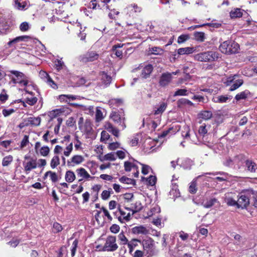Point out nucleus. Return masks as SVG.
I'll return each instance as SVG.
<instances>
[{
	"instance_id": "1",
	"label": "nucleus",
	"mask_w": 257,
	"mask_h": 257,
	"mask_svg": "<svg viewBox=\"0 0 257 257\" xmlns=\"http://www.w3.org/2000/svg\"><path fill=\"white\" fill-rule=\"evenodd\" d=\"M239 45L235 42L231 40L225 41L220 44L219 49L224 54H232L238 52Z\"/></svg>"
},
{
	"instance_id": "2",
	"label": "nucleus",
	"mask_w": 257,
	"mask_h": 257,
	"mask_svg": "<svg viewBox=\"0 0 257 257\" xmlns=\"http://www.w3.org/2000/svg\"><path fill=\"white\" fill-rule=\"evenodd\" d=\"M195 59L200 62H213L217 60L219 54L217 52L208 51L196 54Z\"/></svg>"
},
{
	"instance_id": "3",
	"label": "nucleus",
	"mask_w": 257,
	"mask_h": 257,
	"mask_svg": "<svg viewBox=\"0 0 257 257\" xmlns=\"http://www.w3.org/2000/svg\"><path fill=\"white\" fill-rule=\"evenodd\" d=\"M10 72L16 77L12 78V81L15 84L18 83L21 86H26L32 83L30 77L21 72L11 70Z\"/></svg>"
},
{
	"instance_id": "4",
	"label": "nucleus",
	"mask_w": 257,
	"mask_h": 257,
	"mask_svg": "<svg viewBox=\"0 0 257 257\" xmlns=\"http://www.w3.org/2000/svg\"><path fill=\"white\" fill-rule=\"evenodd\" d=\"M110 117L115 123L117 124L121 127L122 130L125 128V114L124 110L122 109L112 111L110 114Z\"/></svg>"
},
{
	"instance_id": "5",
	"label": "nucleus",
	"mask_w": 257,
	"mask_h": 257,
	"mask_svg": "<svg viewBox=\"0 0 257 257\" xmlns=\"http://www.w3.org/2000/svg\"><path fill=\"white\" fill-rule=\"evenodd\" d=\"M238 197L237 208L246 209L250 203L248 189L242 190Z\"/></svg>"
},
{
	"instance_id": "6",
	"label": "nucleus",
	"mask_w": 257,
	"mask_h": 257,
	"mask_svg": "<svg viewBox=\"0 0 257 257\" xmlns=\"http://www.w3.org/2000/svg\"><path fill=\"white\" fill-rule=\"evenodd\" d=\"M116 237L112 235H109L105 239V242L101 248L103 251L113 252L116 250L118 245L116 242Z\"/></svg>"
},
{
	"instance_id": "7",
	"label": "nucleus",
	"mask_w": 257,
	"mask_h": 257,
	"mask_svg": "<svg viewBox=\"0 0 257 257\" xmlns=\"http://www.w3.org/2000/svg\"><path fill=\"white\" fill-rule=\"evenodd\" d=\"M99 54L95 51H88L84 55L79 56L78 59L83 63L92 62L98 59Z\"/></svg>"
},
{
	"instance_id": "8",
	"label": "nucleus",
	"mask_w": 257,
	"mask_h": 257,
	"mask_svg": "<svg viewBox=\"0 0 257 257\" xmlns=\"http://www.w3.org/2000/svg\"><path fill=\"white\" fill-rule=\"evenodd\" d=\"M168 103L167 101H163L157 104L153 108L154 114L156 115H161L166 109Z\"/></svg>"
},
{
	"instance_id": "9",
	"label": "nucleus",
	"mask_w": 257,
	"mask_h": 257,
	"mask_svg": "<svg viewBox=\"0 0 257 257\" xmlns=\"http://www.w3.org/2000/svg\"><path fill=\"white\" fill-rule=\"evenodd\" d=\"M11 31L10 24L5 19H0V34L6 35Z\"/></svg>"
},
{
	"instance_id": "10",
	"label": "nucleus",
	"mask_w": 257,
	"mask_h": 257,
	"mask_svg": "<svg viewBox=\"0 0 257 257\" xmlns=\"http://www.w3.org/2000/svg\"><path fill=\"white\" fill-rule=\"evenodd\" d=\"M172 79V73L170 72L163 73L160 77L159 84L161 86H165L171 81Z\"/></svg>"
},
{
	"instance_id": "11",
	"label": "nucleus",
	"mask_w": 257,
	"mask_h": 257,
	"mask_svg": "<svg viewBox=\"0 0 257 257\" xmlns=\"http://www.w3.org/2000/svg\"><path fill=\"white\" fill-rule=\"evenodd\" d=\"M31 39V37L29 36H26V35L20 36L17 37L16 38L13 39L12 40H10L8 43L7 44H8V46L10 47L14 46L15 44H16L17 43H18L19 42H22V41L27 42Z\"/></svg>"
},
{
	"instance_id": "12",
	"label": "nucleus",
	"mask_w": 257,
	"mask_h": 257,
	"mask_svg": "<svg viewBox=\"0 0 257 257\" xmlns=\"http://www.w3.org/2000/svg\"><path fill=\"white\" fill-rule=\"evenodd\" d=\"M14 7L20 11L27 10L29 7L27 0H15Z\"/></svg>"
},
{
	"instance_id": "13",
	"label": "nucleus",
	"mask_w": 257,
	"mask_h": 257,
	"mask_svg": "<svg viewBox=\"0 0 257 257\" xmlns=\"http://www.w3.org/2000/svg\"><path fill=\"white\" fill-rule=\"evenodd\" d=\"M232 99V96L226 95H216L213 96L212 99L213 102L215 103H223L230 101Z\"/></svg>"
},
{
	"instance_id": "14",
	"label": "nucleus",
	"mask_w": 257,
	"mask_h": 257,
	"mask_svg": "<svg viewBox=\"0 0 257 257\" xmlns=\"http://www.w3.org/2000/svg\"><path fill=\"white\" fill-rule=\"evenodd\" d=\"M84 161V158L80 155H75L73 156L70 160L67 161V165L73 167L75 165L81 164Z\"/></svg>"
},
{
	"instance_id": "15",
	"label": "nucleus",
	"mask_w": 257,
	"mask_h": 257,
	"mask_svg": "<svg viewBox=\"0 0 257 257\" xmlns=\"http://www.w3.org/2000/svg\"><path fill=\"white\" fill-rule=\"evenodd\" d=\"M101 81L104 87H107L110 85L112 81L111 77L108 75L105 71H102L100 73Z\"/></svg>"
},
{
	"instance_id": "16",
	"label": "nucleus",
	"mask_w": 257,
	"mask_h": 257,
	"mask_svg": "<svg viewBox=\"0 0 257 257\" xmlns=\"http://www.w3.org/2000/svg\"><path fill=\"white\" fill-rule=\"evenodd\" d=\"M118 210L120 214L121 215V216H119L118 217V220L121 223H124L125 221H128L131 220V215H132L130 213L126 214V213L123 211L119 207H118Z\"/></svg>"
},
{
	"instance_id": "17",
	"label": "nucleus",
	"mask_w": 257,
	"mask_h": 257,
	"mask_svg": "<svg viewBox=\"0 0 257 257\" xmlns=\"http://www.w3.org/2000/svg\"><path fill=\"white\" fill-rule=\"evenodd\" d=\"M252 97L251 92L247 89H246L240 93H237L235 96V99L236 101L245 99L249 97Z\"/></svg>"
},
{
	"instance_id": "18",
	"label": "nucleus",
	"mask_w": 257,
	"mask_h": 257,
	"mask_svg": "<svg viewBox=\"0 0 257 257\" xmlns=\"http://www.w3.org/2000/svg\"><path fill=\"white\" fill-rule=\"evenodd\" d=\"M41 118L40 117H30L27 120H25V125L28 126L29 125L34 126H38L41 123Z\"/></svg>"
},
{
	"instance_id": "19",
	"label": "nucleus",
	"mask_w": 257,
	"mask_h": 257,
	"mask_svg": "<svg viewBox=\"0 0 257 257\" xmlns=\"http://www.w3.org/2000/svg\"><path fill=\"white\" fill-rule=\"evenodd\" d=\"M245 166L248 171L251 173L255 172L257 170V165L255 162L251 160L247 159L245 161Z\"/></svg>"
},
{
	"instance_id": "20",
	"label": "nucleus",
	"mask_w": 257,
	"mask_h": 257,
	"mask_svg": "<svg viewBox=\"0 0 257 257\" xmlns=\"http://www.w3.org/2000/svg\"><path fill=\"white\" fill-rule=\"evenodd\" d=\"M132 233L135 234H144L149 233V230L143 225L137 226L132 228Z\"/></svg>"
},
{
	"instance_id": "21",
	"label": "nucleus",
	"mask_w": 257,
	"mask_h": 257,
	"mask_svg": "<svg viewBox=\"0 0 257 257\" xmlns=\"http://www.w3.org/2000/svg\"><path fill=\"white\" fill-rule=\"evenodd\" d=\"M25 171L26 172H29L31 171L32 169H35L37 168V165L36 163V160L31 159V160L26 163H23Z\"/></svg>"
},
{
	"instance_id": "22",
	"label": "nucleus",
	"mask_w": 257,
	"mask_h": 257,
	"mask_svg": "<svg viewBox=\"0 0 257 257\" xmlns=\"http://www.w3.org/2000/svg\"><path fill=\"white\" fill-rule=\"evenodd\" d=\"M153 67L151 64H148L145 66L142 70L141 76L144 78L149 77L153 71Z\"/></svg>"
},
{
	"instance_id": "23",
	"label": "nucleus",
	"mask_w": 257,
	"mask_h": 257,
	"mask_svg": "<svg viewBox=\"0 0 257 257\" xmlns=\"http://www.w3.org/2000/svg\"><path fill=\"white\" fill-rule=\"evenodd\" d=\"M244 11L240 8H234L230 12V16L232 19L239 18L242 16Z\"/></svg>"
},
{
	"instance_id": "24",
	"label": "nucleus",
	"mask_w": 257,
	"mask_h": 257,
	"mask_svg": "<svg viewBox=\"0 0 257 257\" xmlns=\"http://www.w3.org/2000/svg\"><path fill=\"white\" fill-rule=\"evenodd\" d=\"M194 164V162L192 160L189 158H185L182 160L180 166L185 170H190Z\"/></svg>"
},
{
	"instance_id": "25",
	"label": "nucleus",
	"mask_w": 257,
	"mask_h": 257,
	"mask_svg": "<svg viewBox=\"0 0 257 257\" xmlns=\"http://www.w3.org/2000/svg\"><path fill=\"white\" fill-rule=\"evenodd\" d=\"M202 176H204V174L202 175H199L198 176L194 178L190 183L188 191L191 194H195L196 193L197 191V180Z\"/></svg>"
},
{
	"instance_id": "26",
	"label": "nucleus",
	"mask_w": 257,
	"mask_h": 257,
	"mask_svg": "<svg viewBox=\"0 0 257 257\" xmlns=\"http://www.w3.org/2000/svg\"><path fill=\"white\" fill-rule=\"evenodd\" d=\"M198 117L204 120H208L212 116V112L210 110H202L198 114Z\"/></svg>"
},
{
	"instance_id": "27",
	"label": "nucleus",
	"mask_w": 257,
	"mask_h": 257,
	"mask_svg": "<svg viewBox=\"0 0 257 257\" xmlns=\"http://www.w3.org/2000/svg\"><path fill=\"white\" fill-rule=\"evenodd\" d=\"M249 194L250 198L252 200V205L257 208V190H254L252 188H249Z\"/></svg>"
},
{
	"instance_id": "28",
	"label": "nucleus",
	"mask_w": 257,
	"mask_h": 257,
	"mask_svg": "<svg viewBox=\"0 0 257 257\" xmlns=\"http://www.w3.org/2000/svg\"><path fill=\"white\" fill-rule=\"evenodd\" d=\"M194 51V48L193 47L181 48L177 50V54L178 55L190 54L193 53Z\"/></svg>"
},
{
	"instance_id": "29",
	"label": "nucleus",
	"mask_w": 257,
	"mask_h": 257,
	"mask_svg": "<svg viewBox=\"0 0 257 257\" xmlns=\"http://www.w3.org/2000/svg\"><path fill=\"white\" fill-rule=\"evenodd\" d=\"M105 9L110 11L108 15L110 19L115 20V16H117L119 14L118 11H116L114 8H111V6L106 5Z\"/></svg>"
},
{
	"instance_id": "30",
	"label": "nucleus",
	"mask_w": 257,
	"mask_h": 257,
	"mask_svg": "<svg viewBox=\"0 0 257 257\" xmlns=\"http://www.w3.org/2000/svg\"><path fill=\"white\" fill-rule=\"evenodd\" d=\"M126 11H129L131 13H132V11H134V13H136L138 16L139 14H140L142 11V8L141 7L138 6L137 4H133L128 5L126 8Z\"/></svg>"
},
{
	"instance_id": "31",
	"label": "nucleus",
	"mask_w": 257,
	"mask_h": 257,
	"mask_svg": "<svg viewBox=\"0 0 257 257\" xmlns=\"http://www.w3.org/2000/svg\"><path fill=\"white\" fill-rule=\"evenodd\" d=\"M76 178L74 173L71 171H67L65 175V179L66 182L71 183L75 180Z\"/></svg>"
},
{
	"instance_id": "32",
	"label": "nucleus",
	"mask_w": 257,
	"mask_h": 257,
	"mask_svg": "<svg viewBox=\"0 0 257 257\" xmlns=\"http://www.w3.org/2000/svg\"><path fill=\"white\" fill-rule=\"evenodd\" d=\"M76 172L77 173V176L79 177H81L83 178L88 179L91 177L90 175L87 173L85 169L83 168L77 169Z\"/></svg>"
},
{
	"instance_id": "33",
	"label": "nucleus",
	"mask_w": 257,
	"mask_h": 257,
	"mask_svg": "<svg viewBox=\"0 0 257 257\" xmlns=\"http://www.w3.org/2000/svg\"><path fill=\"white\" fill-rule=\"evenodd\" d=\"M188 105L189 106H193V103L188 99L186 98H181L179 99L177 101V105L179 107H182L183 105Z\"/></svg>"
},
{
	"instance_id": "34",
	"label": "nucleus",
	"mask_w": 257,
	"mask_h": 257,
	"mask_svg": "<svg viewBox=\"0 0 257 257\" xmlns=\"http://www.w3.org/2000/svg\"><path fill=\"white\" fill-rule=\"evenodd\" d=\"M38 99L36 97L32 96L31 97H27L25 100V101H22L20 100L21 102H22L23 103V106L26 107V105L25 103H28L30 105H34L37 101Z\"/></svg>"
},
{
	"instance_id": "35",
	"label": "nucleus",
	"mask_w": 257,
	"mask_h": 257,
	"mask_svg": "<svg viewBox=\"0 0 257 257\" xmlns=\"http://www.w3.org/2000/svg\"><path fill=\"white\" fill-rule=\"evenodd\" d=\"M146 180L147 182V184L152 186H154L157 181V177L155 176L151 175L148 178L144 177H142V180Z\"/></svg>"
},
{
	"instance_id": "36",
	"label": "nucleus",
	"mask_w": 257,
	"mask_h": 257,
	"mask_svg": "<svg viewBox=\"0 0 257 257\" xmlns=\"http://www.w3.org/2000/svg\"><path fill=\"white\" fill-rule=\"evenodd\" d=\"M194 39L198 42H202L205 38V33L202 32H195L194 33Z\"/></svg>"
},
{
	"instance_id": "37",
	"label": "nucleus",
	"mask_w": 257,
	"mask_h": 257,
	"mask_svg": "<svg viewBox=\"0 0 257 257\" xmlns=\"http://www.w3.org/2000/svg\"><path fill=\"white\" fill-rule=\"evenodd\" d=\"M119 181L122 183L126 184H131L133 185H136L135 180L131 178H129L125 176H122L119 179Z\"/></svg>"
},
{
	"instance_id": "38",
	"label": "nucleus",
	"mask_w": 257,
	"mask_h": 257,
	"mask_svg": "<svg viewBox=\"0 0 257 257\" xmlns=\"http://www.w3.org/2000/svg\"><path fill=\"white\" fill-rule=\"evenodd\" d=\"M133 206L134 210H132V214L133 215L139 211L143 209V206L140 201H138L136 202L134 204H132Z\"/></svg>"
},
{
	"instance_id": "39",
	"label": "nucleus",
	"mask_w": 257,
	"mask_h": 257,
	"mask_svg": "<svg viewBox=\"0 0 257 257\" xmlns=\"http://www.w3.org/2000/svg\"><path fill=\"white\" fill-rule=\"evenodd\" d=\"M217 202H218L217 199L215 198H212L207 200L205 203H203L202 205L205 208H209Z\"/></svg>"
},
{
	"instance_id": "40",
	"label": "nucleus",
	"mask_w": 257,
	"mask_h": 257,
	"mask_svg": "<svg viewBox=\"0 0 257 257\" xmlns=\"http://www.w3.org/2000/svg\"><path fill=\"white\" fill-rule=\"evenodd\" d=\"M13 161V157L12 155H8L5 157L2 160V166L3 167L8 166Z\"/></svg>"
},
{
	"instance_id": "41",
	"label": "nucleus",
	"mask_w": 257,
	"mask_h": 257,
	"mask_svg": "<svg viewBox=\"0 0 257 257\" xmlns=\"http://www.w3.org/2000/svg\"><path fill=\"white\" fill-rule=\"evenodd\" d=\"M153 240L149 238L148 239H144L142 241V245L144 249H149L152 248Z\"/></svg>"
},
{
	"instance_id": "42",
	"label": "nucleus",
	"mask_w": 257,
	"mask_h": 257,
	"mask_svg": "<svg viewBox=\"0 0 257 257\" xmlns=\"http://www.w3.org/2000/svg\"><path fill=\"white\" fill-rule=\"evenodd\" d=\"M243 83V81L242 79H238L236 80L234 83H233L229 88V90L230 91H234L237 88H238L240 86H241Z\"/></svg>"
},
{
	"instance_id": "43",
	"label": "nucleus",
	"mask_w": 257,
	"mask_h": 257,
	"mask_svg": "<svg viewBox=\"0 0 257 257\" xmlns=\"http://www.w3.org/2000/svg\"><path fill=\"white\" fill-rule=\"evenodd\" d=\"M63 230L62 226L57 222H55L53 224L52 232L54 233H57Z\"/></svg>"
},
{
	"instance_id": "44",
	"label": "nucleus",
	"mask_w": 257,
	"mask_h": 257,
	"mask_svg": "<svg viewBox=\"0 0 257 257\" xmlns=\"http://www.w3.org/2000/svg\"><path fill=\"white\" fill-rule=\"evenodd\" d=\"M60 163L59 158L58 156H54L51 159L50 166L52 169L55 168Z\"/></svg>"
},
{
	"instance_id": "45",
	"label": "nucleus",
	"mask_w": 257,
	"mask_h": 257,
	"mask_svg": "<svg viewBox=\"0 0 257 257\" xmlns=\"http://www.w3.org/2000/svg\"><path fill=\"white\" fill-rule=\"evenodd\" d=\"M188 95V91L186 89H178L174 93L173 96H187Z\"/></svg>"
},
{
	"instance_id": "46",
	"label": "nucleus",
	"mask_w": 257,
	"mask_h": 257,
	"mask_svg": "<svg viewBox=\"0 0 257 257\" xmlns=\"http://www.w3.org/2000/svg\"><path fill=\"white\" fill-rule=\"evenodd\" d=\"M78 240L75 239L72 243V247L71 249V256L73 257L75 255L76 249L78 246Z\"/></svg>"
},
{
	"instance_id": "47",
	"label": "nucleus",
	"mask_w": 257,
	"mask_h": 257,
	"mask_svg": "<svg viewBox=\"0 0 257 257\" xmlns=\"http://www.w3.org/2000/svg\"><path fill=\"white\" fill-rule=\"evenodd\" d=\"M139 240L138 239H133L130 242L127 243V246L129 248V252L130 253H132L134 248L137 245V242Z\"/></svg>"
},
{
	"instance_id": "48",
	"label": "nucleus",
	"mask_w": 257,
	"mask_h": 257,
	"mask_svg": "<svg viewBox=\"0 0 257 257\" xmlns=\"http://www.w3.org/2000/svg\"><path fill=\"white\" fill-rule=\"evenodd\" d=\"M160 207L158 205H155L151 209L150 212L148 213V214L149 216H152L156 213H160Z\"/></svg>"
},
{
	"instance_id": "49",
	"label": "nucleus",
	"mask_w": 257,
	"mask_h": 257,
	"mask_svg": "<svg viewBox=\"0 0 257 257\" xmlns=\"http://www.w3.org/2000/svg\"><path fill=\"white\" fill-rule=\"evenodd\" d=\"M115 159V154L113 152L108 153L103 156L104 160L114 161Z\"/></svg>"
},
{
	"instance_id": "50",
	"label": "nucleus",
	"mask_w": 257,
	"mask_h": 257,
	"mask_svg": "<svg viewBox=\"0 0 257 257\" xmlns=\"http://www.w3.org/2000/svg\"><path fill=\"white\" fill-rule=\"evenodd\" d=\"M192 99L194 100H197L199 102L206 103L207 101H206L205 97L203 96L200 95H194Z\"/></svg>"
},
{
	"instance_id": "51",
	"label": "nucleus",
	"mask_w": 257,
	"mask_h": 257,
	"mask_svg": "<svg viewBox=\"0 0 257 257\" xmlns=\"http://www.w3.org/2000/svg\"><path fill=\"white\" fill-rule=\"evenodd\" d=\"M207 130L206 128V125L205 124H202L200 126L198 130L199 135L200 136L204 137L205 135L207 133Z\"/></svg>"
},
{
	"instance_id": "52",
	"label": "nucleus",
	"mask_w": 257,
	"mask_h": 257,
	"mask_svg": "<svg viewBox=\"0 0 257 257\" xmlns=\"http://www.w3.org/2000/svg\"><path fill=\"white\" fill-rule=\"evenodd\" d=\"M15 112V110L13 108H4L2 110V114L5 117H8Z\"/></svg>"
},
{
	"instance_id": "53",
	"label": "nucleus",
	"mask_w": 257,
	"mask_h": 257,
	"mask_svg": "<svg viewBox=\"0 0 257 257\" xmlns=\"http://www.w3.org/2000/svg\"><path fill=\"white\" fill-rule=\"evenodd\" d=\"M226 203L227 205L230 206H236L237 208V201L235 200L232 198H228L226 200Z\"/></svg>"
},
{
	"instance_id": "54",
	"label": "nucleus",
	"mask_w": 257,
	"mask_h": 257,
	"mask_svg": "<svg viewBox=\"0 0 257 257\" xmlns=\"http://www.w3.org/2000/svg\"><path fill=\"white\" fill-rule=\"evenodd\" d=\"M137 162L142 166V173L144 175L148 174L149 173V170H151V168L147 165L142 164L138 161Z\"/></svg>"
},
{
	"instance_id": "55",
	"label": "nucleus",
	"mask_w": 257,
	"mask_h": 257,
	"mask_svg": "<svg viewBox=\"0 0 257 257\" xmlns=\"http://www.w3.org/2000/svg\"><path fill=\"white\" fill-rule=\"evenodd\" d=\"M8 95L6 93L5 90L3 89L0 94V101L4 103L8 99Z\"/></svg>"
},
{
	"instance_id": "56",
	"label": "nucleus",
	"mask_w": 257,
	"mask_h": 257,
	"mask_svg": "<svg viewBox=\"0 0 257 257\" xmlns=\"http://www.w3.org/2000/svg\"><path fill=\"white\" fill-rule=\"evenodd\" d=\"M49 152L50 149L48 146H43L40 150V153L43 156H47L49 154Z\"/></svg>"
},
{
	"instance_id": "57",
	"label": "nucleus",
	"mask_w": 257,
	"mask_h": 257,
	"mask_svg": "<svg viewBox=\"0 0 257 257\" xmlns=\"http://www.w3.org/2000/svg\"><path fill=\"white\" fill-rule=\"evenodd\" d=\"M29 143V136L27 135H25L23 140L21 141V145L20 146V148L21 149L24 148L28 145Z\"/></svg>"
},
{
	"instance_id": "58",
	"label": "nucleus",
	"mask_w": 257,
	"mask_h": 257,
	"mask_svg": "<svg viewBox=\"0 0 257 257\" xmlns=\"http://www.w3.org/2000/svg\"><path fill=\"white\" fill-rule=\"evenodd\" d=\"M118 239L120 240L121 243L122 244H126L128 242V240L124 235L123 232H120L118 235Z\"/></svg>"
},
{
	"instance_id": "59",
	"label": "nucleus",
	"mask_w": 257,
	"mask_h": 257,
	"mask_svg": "<svg viewBox=\"0 0 257 257\" xmlns=\"http://www.w3.org/2000/svg\"><path fill=\"white\" fill-rule=\"evenodd\" d=\"M109 137L108 133L106 131H103L101 133L100 141L102 142L106 141L109 139Z\"/></svg>"
},
{
	"instance_id": "60",
	"label": "nucleus",
	"mask_w": 257,
	"mask_h": 257,
	"mask_svg": "<svg viewBox=\"0 0 257 257\" xmlns=\"http://www.w3.org/2000/svg\"><path fill=\"white\" fill-rule=\"evenodd\" d=\"M45 82H46L49 85H50L52 88L54 89H57L58 88L57 84L50 77H49L48 78H47V80H45Z\"/></svg>"
},
{
	"instance_id": "61",
	"label": "nucleus",
	"mask_w": 257,
	"mask_h": 257,
	"mask_svg": "<svg viewBox=\"0 0 257 257\" xmlns=\"http://www.w3.org/2000/svg\"><path fill=\"white\" fill-rule=\"evenodd\" d=\"M189 36L188 35H181L178 37L177 42L179 44L183 43L189 39Z\"/></svg>"
},
{
	"instance_id": "62",
	"label": "nucleus",
	"mask_w": 257,
	"mask_h": 257,
	"mask_svg": "<svg viewBox=\"0 0 257 257\" xmlns=\"http://www.w3.org/2000/svg\"><path fill=\"white\" fill-rule=\"evenodd\" d=\"M184 129V130L182 132V137L186 139L190 138L189 128L188 127H185Z\"/></svg>"
},
{
	"instance_id": "63",
	"label": "nucleus",
	"mask_w": 257,
	"mask_h": 257,
	"mask_svg": "<svg viewBox=\"0 0 257 257\" xmlns=\"http://www.w3.org/2000/svg\"><path fill=\"white\" fill-rule=\"evenodd\" d=\"M237 77L236 75H234V76H230L228 77L226 81L224 82V83L227 85H230L232 82H234V80L235 79L236 77Z\"/></svg>"
},
{
	"instance_id": "64",
	"label": "nucleus",
	"mask_w": 257,
	"mask_h": 257,
	"mask_svg": "<svg viewBox=\"0 0 257 257\" xmlns=\"http://www.w3.org/2000/svg\"><path fill=\"white\" fill-rule=\"evenodd\" d=\"M20 29L22 32H26L29 29V25L28 22H24L20 26Z\"/></svg>"
}]
</instances>
